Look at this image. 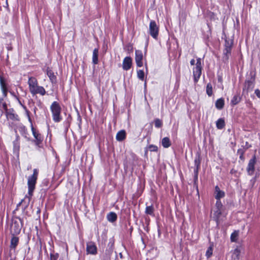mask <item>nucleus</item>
<instances>
[{
  "instance_id": "29",
  "label": "nucleus",
  "mask_w": 260,
  "mask_h": 260,
  "mask_svg": "<svg viewBox=\"0 0 260 260\" xmlns=\"http://www.w3.org/2000/svg\"><path fill=\"white\" fill-rule=\"evenodd\" d=\"M154 209L153 205L147 206L145 209V213L151 216H154Z\"/></svg>"
},
{
  "instance_id": "8",
  "label": "nucleus",
  "mask_w": 260,
  "mask_h": 260,
  "mask_svg": "<svg viewBox=\"0 0 260 260\" xmlns=\"http://www.w3.org/2000/svg\"><path fill=\"white\" fill-rule=\"evenodd\" d=\"M31 131L32 135L35 138V140L34 141V142L37 146L40 147V144H42V142L43 140V138L42 135L38 132L36 131V129L34 127L32 124Z\"/></svg>"
},
{
  "instance_id": "20",
  "label": "nucleus",
  "mask_w": 260,
  "mask_h": 260,
  "mask_svg": "<svg viewBox=\"0 0 260 260\" xmlns=\"http://www.w3.org/2000/svg\"><path fill=\"white\" fill-rule=\"evenodd\" d=\"M38 93H39L42 95H44L46 94V90L43 87L38 86L31 93V94L35 95Z\"/></svg>"
},
{
  "instance_id": "13",
  "label": "nucleus",
  "mask_w": 260,
  "mask_h": 260,
  "mask_svg": "<svg viewBox=\"0 0 260 260\" xmlns=\"http://www.w3.org/2000/svg\"><path fill=\"white\" fill-rule=\"evenodd\" d=\"M0 85L4 97L7 95L8 88L5 80L3 76H0Z\"/></svg>"
},
{
  "instance_id": "2",
  "label": "nucleus",
  "mask_w": 260,
  "mask_h": 260,
  "mask_svg": "<svg viewBox=\"0 0 260 260\" xmlns=\"http://www.w3.org/2000/svg\"><path fill=\"white\" fill-rule=\"evenodd\" d=\"M23 219L19 217L15 216L12 219L11 227V233L12 235H18L23 226Z\"/></svg>"
},
{
  "instance_id": "42",
  "label": "nucleus",
  "mask_w": 260,
  "mask_h": 260,
  "mask_svg": "<svg viewBox=\"0 0 260 260\" xmlns=\"http://www.w3.org/2000/svg\"><path fill=\"white\" fill-rule=\"evenodd\" d=\"M232 47H224V49L223 50V52H230L231 53Z\"/></svg>"
},
{
  "instance_id": "48",
  "label": "nucleus",
  "mask_w": 260,
  "mask_h": 260,
  "mask_svg": "<svg viewBox=\"0 0 260 260\" xmlns=\"http://www.w3.org/2000/svg\"><path fill=\"white\" fill-rule=\"evenodd\" d=\"M251 182H253V184H254V183L255 182V178L252 179V180H251Z\"/></svg>"
},
{
  "instance_id": "41",
  "label": "nucleus",
  "mask_w": 260,
  "mask_h": 260,
  "mask_svg": "<svg viewBox=\"0 0 260 260\" xmlns=\"http://www.w3.org/2000/svg\"><path fill=\"white\" fill-rule=\"evenodd\" d=\"M23 107L24 109H25L26 110V112L27 113L29 121L31 123V124L32 125V121H31V118L30 117V116H29V112L26 109L25 106H23Z\"/></svg>"
},
{
  "instance_id": "38",
  "label": "nucleus",
  "mask_w": 260,
  "mask_h": 260,
  "mask_svg": "<svg viewBox=\"0 0 260 260\" xmlns=\"http://www.w3.org/2000/svg\"><path fill=\"white\" fill-rule=\"evenodd\" d=\"M212 251H213V248H212V247H209L207 251H206V256L208 257H209L210 256H211L212 254Z\"/></svg>"
},
{
  "instance_id": "45",
  "label": "nucleus",
  "mask_w": 260,
  "mask_h": 260,
  "mask_svg": "<svg viewBox=\"0 0 260 260\" xmlns=\"http://www.w3.org/2000/svg\"><path fill=\"white\" fill-rule=\"evenodd\" d=\"M255 93L258 98L260 97V90L258 89H256L255 90Z\"/></svg>"
},
{
  "instance_id": "4",
  "label": "nucleus",
  "mask_w": 260,
  "mask_h": 260,
  "mask_svg": "<svg viewBox=\"0 0 260 260\" xmlns=\"http://www.w3.org/2000/svg\"><path fill=\"white\" fill-rule=\"evenodd\" d=\"M255 77L251 76L249 80H246L242 90L243 95H248V92L252 91L254 87Z\"/></svg>"
},
{
  "instance_id": "52",
  "label": "nucleus",
  "mask_w": 260,
  "mask_h": 260,
  "mask_svg": "<svg viewBox=\"0 0 260 260\" xmlns=\"http://www.w3.org/2000/svg\"><path fill=\"white\" fill-rule=\"evenodd\" d=\"M36 110H37V108L35 107L34 110L35 113L36 112Z\"/></svg>"
},
{
  "instance_id": "15",
  "label": "nucleus",
  "mask_w": 260,
  "mask_h": 260,
  "mask_svg": "<svg viewBox=\"0 0 260 260\" xmlns=\"http://www.w3.org/2000/svg\"><path fill=\"white\" fill-rule=\"evenodd\" d=\"M194 162L195 166V168L194 169V175H198V172L201 164L200 155L199 154H198L196 155Z\"/></svg>"
},
{
  "instance_id": "43",
  "label": "nucleus",
  "mask_w": 260,
  "mask_h": 260,
  "mask_svg": "<svg viewBox=\"0 0 260 260\" xmlns=\"http://www.w3.org/2000/svg\"><path fill=\"white\" fill-rule=\"evenodd\" d=\"M237 153L241 155H243L244 153V151L243 149H239L238 150Z\"/></svg>"
},
{
  "instance_id": "53",
  "label": "nucleus",
  "mask_w": 260,
  "mask_h": 260,
  "mask_svg": "<svg viewBox=\"0 0 260 260\" xmlns=\"http://www.w3.org/2000/svg\"><path fill=\"white\" fill-rule=\"evenodd\" d=\"M40 209H39V210H38V211H37V213H40Z\"/></svg>"
},
{
  "instance_id": "16",
  "label": "nucleus",
  "mask_w": 260,
  "mask_h": 260,
  "mask_svg": "<svg viewBox=\"0 0 260 260\" xmlns=\"http://www.w3.org/2000/svg\"><path fill=\"white\" fill-rule=\"evenodd\" d=\"M215 198L217 200H220L225 196V193L223 191L221 190L218 186L215 187Z\"/></svg>"
},
{
  "instance_id": "49",
  "label": "nucleus",
  "mask_w": 260,
  "mask_h": 260,
  "mask_svg": "<svg viewBox=\"0 0 260 260\" xmlns=\"http://www.w3.org/2000/svg\"><path fill=\"white\" fill-rule=\"evenodd\" d=\"M240 158L241 159H243L244 158L243 155H240Z\"/></svg>"
},
{
  "instance_id": "3",
  "label": "nucleus",
  "mask_w": 260,
  "mask_h": 260,
  "mask_svg": "<svg viewBox=\"0 0 260 260\" xmlns=\"http://www.w3.org/2000/svg\"><path fill=\"white\" fill-rule=\"evenodd\" d=\"M50 110L53 121L55 122H60L62 120V117L60 115L61 108L59 104L57 102H53L50 106Z\"/></svg>"
},
{
  "instance_id": "12",
  "label": "nucleus",
  "mask_w": 260,
  "mask_h": 260,
  "mask_svg": "<svg viewBox=\"0 0 260 260\" xmlns=\"http://www.w3.org/2000/svg\"><path fill=\"white\" fill-rule=\"evenodd\" d=\"M132 65V59L131 57L127 56L125 57L123 61L122 68L124 70L127 71L129 70Z\"/></svg>"
},
{
  "instance_id": "32",
  "label": "nucleus",
  "mask_w": 260,
  "mask_h": 260,
  "mask_svg": "<svg viewBox=\"0 0 260 260\" xmlns=\"http://www.w3.org/2000/svg\"><path fill=\"white\" fill-rule=\"evenodd\" d=\"M206 93L208 96H211L212 94V86L210 83L207 84L206 86Z\"/></svg>"
},
{
  "instance_id": "44",
  "label": "nucleus",
  "mask_w": 260,
  "mask_h": 260,
  "mask_svg": "<svg viewBox=\"0 0 260 260\" xmlns=\"http://www.w3.org/2000/svg\"><path fill=\"white\" fill-rule=\"evenodd\" d=\"M2 106L3 108L6 111V112L8 111L7 109V105L6 103H3L2 104Z\"/></svg>"
},
{
  "instance_id": "31",
  "label": "nucleus",
  "mask_w": 260,
  "mask_h": 260,
  "mask_svg": "<svg viewBox=\"0 0 260 260\" xmlns=\"http://www.w3.org/2000/svg\"><path fill=\"white\" fill-rule=\"evenodd\" d=\"M231 54L230 52H223L222 60L225 63H228L230 56Z\"/></svg>"
},
{
  "instance_id": "26",
  "label": "nucleus",
  "mask_w": 260,
  "mask_h": 260,
  "mask_svg": "<svg viewBox=\"0 0 260 260\" xmlns=\"http://www.w3.org/2000/svg\"><path fill=\"white\" fill-rule=\"evenodd\" d=\"M19 136L18 135L16 136V138L15 141H13V147L14 151H19L20 148L19 145Z\"/></svg>"
},
{
  "instance_id": "6",
  "label": "nucleus",
  "mask_w": 260,
  "mask_h": 260,
  "mask_svg": "<svg viewBox=\"0 0 260 260\" xmlns=\"http://www.w3.org/2000/svg\"><path fill=\"white\" fill-rule=\"evenodd\" d=\"M159 27L154 20H151L149 24V33L155 39H157L158 35Z\"/></svg>"
},
{
  "instance_id": "10",
  "label": "nucleus",
  "mask_w": 260,
  "mask_h": 260,
  "mask_svg": "<svg viewBox=\"0 0 260 260\" xmlns=\"http://www.w3.org/2000/svg\"><path fill=\"white\" fill-rule=\"evenodd\" d=\"M143 56L142 51L136 50L135 51V60L137 66L139 67H141L143 66Z\"/></svg>"
},
{
  "instance_id": "9",
  "label": "nucleus",
  "mask_w": 260,
  "mask_h": 260,
  "mask_svg": "<svg viewBox=\"0 0 260 260\" xmlns=\"http://www.w3.org/2000/svg\"><path fill=\"white\" fill-rule=\"evenodd\" d=\"M86 252L87 254L95 255L97 254V247L93 242H89L86 244Z\"/></svg>"
},
{
  "instance_id": "50",
  "label": "nucleus",
  "mask_w": 260,
  "mask_h": 260,
  "mask_svg": "<svg viewBox=\"0 0 260 260\" xmlns=\"http://www.w3.org/2000/svg\"><path fill=\"white\" fill-rule=\"evenodd\" d=\"M3 101V99L0 98V104L2 103Z\"/></svg>"
},
{
  "instance_id": "46",
  "label": "nucleus",
  "mask_w": 260,
  "mask_h": 260,
  "mask_svg": "<svg viewBox=\"0 0 260 260\" xmlns=\"http://www.w3.org/2000/svg\"><path fill=\"white\" fill-rule=\"evenodd\" d=\"M190 64L192 65V66H193L195 64V60L194 59H192L190 60Z\"/></svg>"
},
{
  "instance_id": "34",
  "label": "nucleus",
  "mask_w": 260,
  "mask_h": 260,
  "mask_svg": "<svg viewBox=\"0 0 260 260\" xmlns=\"http://www.w3.org/2000/svg\"><path fill=\"white\" fill-rule=\"evenodd\" d=\"M144 72L143 70H140L137 71V76L140 80L143 81L144 80Z\"/></svg>"
},
{
  "instance_id": "37",
  "label": "nucleus",
  "mask_w": 260,
  "mask_h": 260,
  "mask_svg": "<svg viewBox=\"0 0 260 260\" xmlns=\"http://www.w3.org/2000/svg\"><path fill=\"white\" fill-rule=\"evenodd\" d=\"M240 253V250L239 248H236L233 252V256H234L235 258H237V259H239V256Z\"/></svg>"
},
{
  "instance_id": "24",
  "label": "nucleus",
  "mask_w": 260,
  "mask_h": 260,
  "mask_svg": "<svg viewBox=\"0 0 260 260\" xmlns=\"http://www.w3.org/2000/svg\"><path fill=\"white\" fill-rule=\"evenodd\" d=\"M161 144L164 148H168L171 145V142L168 137H165L162 139Z\"/></svg>"
},
{
  "instance_id": "17",
  "label": "nucleus",
  "mask_w": 260,
  "mask_h": 260,
  "mask_svg": "<svg viewBox=\"0 0 260 260\" xmlns=\"http://www.w3.org/2000/svg\"><path fill=\"white\" fill-rule=\"evenodd\" d=\"M46 73L47 76L50 80V81L52 83H56V77L54 75V72L49 68H47L46 70Z\"/></svg>"
},
{
  "instance_id": "47",
  "label": "nucleus",
  "mask_w": 260,
  "mask_h": 260,
  "mask_svg": "<svg viewBox=\"0 0 260 260\" xmlns=\"http://www.w3.org/2000/svg\"><path fill=\"white\" fill-rule=\"evenodd\" d=\"M198 175H194V181L195 183H196V182L197 181H198Z\"/></svg>"
},
{
  "instance_id": "1",
  "label": "nucleus",
  "mask_w": 260,
  "mask_h": 260,
  "mask_svg": "<svg viewBox=\"0 0 260 260\" xmlns=\"http://www.w3.org/2000/svg\"><path fill=\"white\" fill-rule=\"evenodd\" d=\"M39 174V171L37 169L33 170V174L28 178L27 185H28V193L29 197H26L25 199L21 201L18 206L20 205H24V208L25 209L28 205L30 201L31 197L32 196L33 192L35 189L36 184L38 179Z\"/></svg>"
},
{
  "instance_id": "25",
  "label": "nucleus",
  "mask_w": 260,
  "mask_h": 260,
  "mask_svg": "<svg viewBox=\"0 0 260 260\" xmlns=\"http://www.w3.org/2000/svg\"><path fill=\"white\" fill-rule=\"evenodd\" d=\"M224 105V100L222 98L218 99L215 103V107L219 110L222 109Z\"/></svg>"
},
{
  "instance_id": "22",
  "label": "nucleus",
  "mask_w": 260,
  "mask_h": 260,
  "mask_svg": "<svg viewBox=\"0 0 260 260\" xmlns=\"http://www.w3.org/2000/svg\"><path fill=\"white\" fill-rule=\"evenodd\" d=\"M6 115L8 119H11L13 120H18V115L11 112L10 111H6Z\"/></svg>"
},
{
  "instance_id": "39",
  "label": "nucleus",
  "mask_w": 260,
  "mask_h": 260,
  "mask_svg": "<svg viewBox=\"0 0 260 260\" xmlns=\"http://www.w3.org/2000/svg\"><path fill=\"white\" fill-rule=\"evenodd\" d=\"M59 257V254L56 253L55 254H50V260H58Z\"/></svg>"
},
{
  "instance_id": "40",
  "label": "nucleus",
  "mask_w": 260,
  "mask_h": 260,
  "mask_svg": "<svg viewBox=\"0 0 260 260\" xmlns=\"http://www.w3.org/2000/svg\"><path fill=\"white\" fill-rule=\"evenodd\" d=\"M149 149L150 151H157L158 150L157 147L153 145H150L149 146Z\"/></svg>"
},
{
  "instance_id": "54",
  "label": "nucleus",
  "mask_w": 260,
  "mask_h": 260,
  "mask_svg": "<svg viewBox=\"0 0 260 260\" xmlns=\"http://www.w3.org/2000/svg\"><path fill=\"white\" fill-rule=\"evenodd\" d=\"M8 49H9V50L11 49V47H10V48H9V47H8Z\"/></svg>"
},
{
  "instance_id": "11",
  "label": "nucleus",
  "mask_w": 260,
  "mask_h": 260,
  "mask_svg": "<svg viewBox=\"0 0 260 260\" xmlns=\"http://www.w3.org/2000/svg\"><path fill=\"white\" fill-rule=\"evenodd\" d=\"M28 84L29 85V91L31 93L35 90L36 87L38 86L37 79L33 77H31L29 78Z\"/></svg>"
},
{
  "instance_id": "7",
  "label": "nucleus",
  "mask_w": 260,
  "mask_h": 260,
  "mask_svg": "<svg viewBox=\"0 0 260 260\" xmlns=\"http://www.w3.org/2000/svg\"><path fill=\"white\" fill-rule=\"evenodd\" d=\"M256 162V158L255 156L254 155L252 158L249 160L246 169L247 173L249 175H252L254 174Z\"/></svg>"
},
{
  "instance_id": "19",
  "label": "nucleus",
  "mask_w": 260,
  "mask_h": 260,
  "mask_svg": "<svg viewBox=\"0 0 260 260\" xmlns=\"http://www.w3.org/2000/svg\"><path fill=\"white\" fill-rule=\"evenodd\" d=\"M126 138V132L124 130H121L119 131L116 135V140L118 141H122Z\"/></svg>"
},
{
  "instance_id": "21",
  "label": "nucleus",
  "mask_w": 260,
  "mask_h": 260,
  "mask_svg": "<svg viewBox=\"0 0 260 260\" xmlns=\"http://www.w3.org/2000/svg\"><path fill=\"white\" fill-rule=\"evenodd\" d=\"M107 220L111 222H115L117 218V214L113 212H111L107 215Z\"/></svg>"
},
{
  "instance_id": "28",
  "label": "nucleus",
  "mask_w": 260,
  "mask_h": 260,
  "mask_svg": "<svg viewBox=\"0 0 260 260\" xmlns=\"http://www.w3.org/2000/svg\"><path fill=\"white\" fill-rule=\"evenodd\" d=\"M216 127L218 129H222L225 126V122L223 118H219L216 121Z\"/></svg>"
},
{
  "instance_id": "14",
  "label": "nucleus",
  "mask_w": 260,
  "mask_h": 260,
  "mask_svg": "<svg viewBox=\"0 0 260 260\" xmlns=\"http://www.w3.org/2000/svg\"><path fill=\"white\" fill-rule=\"evenodd\" d=\"M222 210L215 209L214 211L212 218L216 221L217 225H218L220 223V217L222 214Z\"/></svg>"
},
{
  "instance_id": "5",
  "label": "nucleus",
  "mask_w": 260,
  "mask_h": 260,
  "mask_svg": "<svg viewBox=\"0 0 260 260\" xmlns=\"http://www.w3.org/2000/svg\"><path fill=\"white\" fill-rule=\"evenodd\" d=\"M202 67L201 64V59L198 58L197 59L196 67L193 69V80L194 83H197L200 79L202 74Z\"/></svg>"
},
{
  "instance_id": "51",
  "label": "nucleus",
  "mask_w": 260,
  "mask_h": 260,
  "mask_svg": "<svg viewBox=\"0 0 260 260\" xmlns=\"http://www.w3.org/2000/svg\"><path fill=\"white\" fill-rule=\"evenodd\" d=\"M119 255H120V258H122L123 257V256H122V253H120Z\"/></svg>"
},
{
  "instance_id": "35",
  "label": "nucleus",
  "mask_w": 260,
  "mask_h": 260,
  "mask_svg": "<svg viewBox=\"0 0 260 260\" xmlns=\"http://www.w3.org/2000/svg\"><path fill=\"white\" fill-rule=\"evenodd\" d=\"M215 206L216 209L223 210V205L220 200H217Z\"/></svg>"
},
{
  "instance_id": "30",
  "label": "nucleus",
  "mask_w": 260,
  "mask_h": 260,
  "mask_svg": "<svg viewBox=\"0 0 260 260\" xmlns=\"http://www.w3.org/2000/svg\"><path fill=\"white\" fill-rule=\"evenodd\" d=\"M239 236V231H235L231 235V241L232 242H237Z\"/></svg>"
},
{
  "instance_id": "27",
  "label": "nucleus",
  "mask_w": 260,
  "mask_h": 260,
  "mask_svg": "<svg viewBox=\"0 0 260 260\" xmlns=\"http://www.w3.org/2000/svg\"><path fill=\"white\" fill-rule=\"evenodd\" d=\"M241 97L238 94L235 95L231 100V104L232 106H235L238 104L241 101Z\"/></svg>"
},
{
  "instance_id": "18",
  "label": "nucleus",
  "mask_w": 260,
  "mask_h": 260,
  "mask_svg": "<svg viewBox=\"0 0 260 260\" xmlns=\"http://www.w3.org/2000/svg\"><path fill=\"white\" fill-rule=\"evenodd\" d=\"M19 238L18 237L15 236V235H13L11 239V244H10V248L11 249L15 250L17 246L19 243Z\"/></svg>"
},
{
  "instance_id": "33",
  "label": "nucleus",
  "mask_w": 260,
  "mask_h": 260,
  "mask_svg": "<svg viewBox=\"0 0 260 260\" xmlns=\"http://www.w3.org/2000/svg\"><path fill=\"white\" fill-rule=\"evenodd\" d=\"M155 126L157 128H160L162 126V121L158 118H156L154 120Z\"/></svg>"
},
{
  "instance_id": "23",
  "label": "nucleus",
  "mask_w": 260,
  "mask_h": 260,
  "mask_svg": "<svg viewBox=\"0 0 260 260\" xmlns=\"http://www.w3.org/2000/svg\"><path fill=\"white\" fill-rule=\"evenodd\" d=\"M99 50L95 48L93 51L92 62L94 64L98 63Z\"/></svg>"
},
{
  "instance_id": "36",
  "label": "nucleus",
  "mask_w": 260,
  "mask_h": 260,
  "mask_svg": "<svg viewBox=\"0 0 260 260\" xmlns=\"http://www.w3.org/2000/svg\"><path fill=\"white\" fill-rule=\"evenodd\" d=\"M233 45V41L225 40L224 47H232Z\"/></svg>"
}]
</instances>
